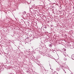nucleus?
I'll return each instance as SVG.
<instances>
[{
    "mask_svg": "<svg viewBox=\"0 0 74 74\" xmlns=\"http://www.w3.org/2000/svg\"><path fill=\"white\" fill-rule=\"evenodd\" d=\"M45 71H46V70H45Z\"/></svg>",
    "mask_w": 74,
    "mask_h": 74,
    "instance_id": "nucleus-15",
    "label": "nucleus"
},
{
    "mask_svg": "<svg viewBox=\"0 0 74 74\" xmlns=\"http://www.w3.org/2000/svg\"><path fill=\"white\" fill-rule=\"evenodd\" d=\"M33 0V1H34V0Z\"/></svg>",
    "mask_w": 74,
    "mask_h": 74,
    "instance_id": "nucleus-17",
    "label": "nucleus"
},
{
    "mask_svg": "<svg viewBox=\"0 0 74 74\" xmlns=\"http://www.w3.org/2000/svg\"><path fill=\"white\" fill-rule=\"evenodd\" d=\"M10 74H12V73H10Z\"/></svg>",
    "mask_w": 74,
    "mask_h": 74,
    "instance_id": "nucleus-20",
    "label": "nucleus"
},
{
    "mask_svg": "<svg viewBox=\"0 0 74 74\" xmlns=\"http://www.w3.org/2000/svg\"><path fill=\"white\" fill-rule=\"evenodd\" d=\"M73 9H74V7H73Z\"/></svg>",
    "mask_w": 74,
    "mask_h": 74,
    "instance_id": "nucleus-16",
    "label": "nucleus"
},
{
    "mask_svg": "<svg viewBox=\"0 0 74 74\" xmlns=\"http://www.w3.org/2000/svg\"><path fill=\"white\" fill-rule=\"evenodd\" d=\"M67 65H66V67H67Z\"/></svg>",
    "mask_w": 74,
    "mask_h": 74,
    "instance_id": "nucleus-21",
    "label": "nucleus"
},
{
    "mask_svg": "<svg viewBox=\"0 0 74 74\" xmlns=\"http://www.w3.org/2000/svg\"><path fill=\"white\" fill-rule=\"evenodd\" d=\"M34 6H35V5H34Z\"/></svg>",
    "mask_w": 74,
    "mask_h": 74,
    "instance_id": "nucleus-14",
    "label": "nucleus"
},
{
    "mask_svg": "<svg viewBox=\"0 0 74 74\" xmlns=\"http://www.w3.org/2000/svg\"><path fill=\"white\" fill-rule=\"evenodd\" d=\"M30 10L31 11V12L33 13L34 12V10H33V9H30Z\"/></svg>",
    "mask_w": 74,
    "mask_h": 74,
    "instance_id": "nucleus-3",
    "label": "nucleus"
},
{
    "mask_svg": "<svg viewBox=\"0 0 74 74\" xmlns=\"http://www.w3.org/2000/svg\"><path fill=\"white\" fill-rule=\"evenodd\" d=\"M41 54L42 55H43V56H45V54L43 53H41Z\"/></svg>",
    "mask_w": 74,
    "mask_h": 74,
    "instance_id": "nucleus-6",
    "label": "nucleus"
},
{
    "mask_svg": "<svg viewBox=\"0 0 74 74\" xmlns=\"http://www.w3.org/2000/svg\"><path fill=\"white\" fill-rule=\"evenodd\" d=\"M49 47H52V45H51V44H50L49 45Z\"/></svg>",
    "mask_w": 74,
    "mask_h": 74,
    "instance_id": "nucleus-9",
    "label": "nucleus"
},
{
    "mask_svg": "<svg viewBox=\"0 0 74 74\" xmlns=\"http://www.w3.org/2000/svg\"><path fill=\"white\" fill-rule=\"evenodd\" d=\"M22 15L23 16V17H24V18H26L27 16V15L26 12H24L23 13V14H22Z\"/></svg>",
    "mask_w": 74,
    "mask_h": 74,
    "instance_id": "nucleus-2",
    "label": "nucleus"
},
{
    "mask_svg": "<svg viewBox=\"0 0 74 74\" xmlns=\"http://www.w3.org/2000/svg\"><path fill=\"white\" fill-rule=\"evenodd\" d=\"M26 72L27 74H29L30 73V72L29 71V70L27 71Z\"/></svg>",
    "mask_w": 74,
    "mask_h": 74,
    "instance_id": "nucleus-7",
    "label": "nucleus"
},
{
    "mask_svg": "<svg viewBox=\"0 0 74 74\" xmlns=\"http://www.w3.org/2000/svg\"><path fill=\"white\" fill-rule=\"evenodd\" d=\"M45 29H47V26H45Z\"/></svg>",
    "mask_w": 74,
    "mask_h": 74,
    "instance_id": "nucleus-10",
    "label": "nucleus"
},
{
    "mask_svg": "<svg viewBox=\"0 0 74 74\" xmlns=\"http://www.w3.org/2000/svg\"><path fill=\"white\" fill-rule=\"evenodd\" d=\"M38 49H41V48L39 47V48H38Z\"/></svg>",
    "mask_w": 74,
    "mask_h": 74,
    "instance_id": "nucleus-12",
    "label": "nucleus"
},
{
    "mask_svg": "<svg viewBox=\"0 0 74 74\" xmlns=\"http://www.w3.org/2000/svg\"><path fill=\"white\" fill-rule=\"evenodd\" d=\"M62 53L64 55L65 57L64 58V60H67L68 59V56L66 55H67L66 53V52H62Z\"/></svg>",
    "mask_w": 74,
    "mask_h": 74,
    "instance_id": "nucleus-1",
    "label": "nucleus"
},
{
    "mask_svg": "<svg viewBox=\"0 0 74 74\" xmlns=\"http://www.w3.org/2000/svg\"><path fill=\"white\" fill-rule=\"evenodd\" d=\"M63 67V65H60L59 69V70H60L61 69H62V68Z\"/></svg>",
    "mask_w": 74,
    "mask_h": 74,
    "instance_id": "nucleus-4",
    "label": "nucleus"
},
{
    "mask_svg": "<svg viewBox=\"0 0 74 74\" xmlns=\"http://www.w3.org/2000/svg\"><path fill=\"white\" fill-rule=\"evenodd\" d=\"M21 20H22V19H21Z\"/></svg>",
    "mask_w": 74,
    "mask_h": 74,
    "instance_id": "nucleus-19",
    "label": "nucleus"
},
{
    "mask_svg": "<svg viewBox=\"0 0 74 74\" xmlns=\"http://www.w3.org/2000/svg\"><path fill=\"white\" fill-rule=\"evenodd\" d=\"M64 51H65V50H64Z\"/></svg>",
    "mask_w": 74,
    "mask_h": 74,
    "instance_id": "nucleus-18",
    "label": "nucleus"
},
{
    "mask_svg": "<svg viewBox=\"0 0 74 74\" xmlns=\"http://www.w3.org/2000/svg\"><path fill=\"white\" fill-rule=\"evenodd\" d=\"M72 59L73 60H74V54H73L71 56Z\"/></svg>",
    "mask_w": 74,
    "mask_h": 74,
    "instance_id": "nucleus-5",
    "label": "nucleus"
},
{
    "mask_svg": "<svg viewBox=\"0 0 74 74\" xmlns=\"http://www.w3.org/2000/svg\"><path fill=\"white\" fill-rule=\"evenodd\" d=\"M63 70H64V71H65V73H66V69H63Z\"/></svg>",
    "mask_w": 74,
    "mask_h": 74,
    "instance_id": "nucleus-8",
    "label": "nucleus"
},
{
    "mask_svg": "<svg viewBox=\"0 0 74 74\" xmlns=\"http://www.w3.org/2000/svg\"><path fill=\"white\" fill-rule=\"evenodd\" d=\"M57 71H59V69H57Z\"/></svg>",
    "mask_w": 74,
    "mask_h": 74,
    "instance_id": "nucleus-13",
    "label": "nucleus"
},
{
    "mask_svg": "<svg viewBox=\"0 0 74 74\" xmlns=\"http://www.w3.org/2000/svg\"><path fill=\"white\" fill-rule=\"evenodd\" d=\"M19 14H21V12H19Z\"/></svg>",
    "mask_w": 74,
    "mask_h": 74,
    "instance_id": "nucleus-11",
    "label": "nucleus"
}]
</instances>
